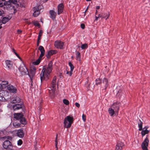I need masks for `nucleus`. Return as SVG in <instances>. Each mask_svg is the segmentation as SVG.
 Segmentation results:
<instances>
[{"label":"nucleus","mask_w":150,"mask_h":150,"mask_svg":"<svg viewBox=\"0 0 150 150\" xmlns=\"http://www.w3.org/2000/svg\"><path fill=\"white\" fill-rule=\"evenodd\" d=\"M52 61H50L47 66H44L40 74V79L41 81L43 80H48L50 76V74L52 69Z\"/></svg>","instance_id":"1"},{"label":"nucleus","mask_w":150,"mask_h":150,"mask_svg":"<svg viewBox=\"0 0 150 150\" xmlns=\"http://www.w3.org/2000/svg\"><path fill=\"white\" fill-rule=\"evenodd\" d=\"M73 121V118L69 116H67L64 120V126L67 128L70 127Z\"/></svg>","instance_id":"2"},{"label":"nucleus","mask_w":150,"mask_h":150,"mask_svg":"<svg viewBox=\"0 0 150 150\" xmlns=\"http://www.w3.org/2000/svg\"><path fill=\"white\" fill-rule=\"evenodd\" d=\"M2 146L4 149H9L8 150H13V146L9 140H6L4 141L3 143Z\"/></svg>","instance_id":"3"},{"label":"nucleus","mask_w":150,"mask_h":150,"mask_svg":"<svg viewBox=\"0 0 150 150\" xmlns=\"http://www.w3.org/2000/svg\"><path fill=\"white\" fill-rule=\"evenodd\" d=\"M147 137V136L141 145L142 148L143 150H148L147 147L149 143V140Z\"/></svg>","instance_id":"4"},{"label":"nucleus","mask_w":150,"mask_h":150,"mask_svg":"<svg viewBox=\"0 0 150 150\" xmlns=\"http://www.w3.org/2000/svg\"><path fill=\"white\" fill-rule=\"evenodd\" d=\"M57 77L56 76H54L52 80L51 83L50 88L52 93H54L55 91V90L56 82Z\"/></svg>","instance_id":"5"},{"label":"nucleus","mask_w":150,"mask_h":150,"mask_svg":"<svg viewBox=\"0 0 150 150\" xmlns=\"http://www.w3.org/2000/svg\"><path fill=\"white\" fill-rule=\"evenodd\" d=\"M19 71L22 75H25L28 74V71L26 67L24 65L21 66L19 68Z\"/></svg>","instance_id":"6"},{"label":"nucleus","mask_w":150,"mask_h":150,"mask_svg":"<svg viewBox=\"0 0 150 150\" xmlns=\"http://www.w3.org/2000/svg\"><path fill=\"white\" fill-rule=\"evenodd\" d=\"M54 45L55 47L60 49H62L64 48V43L59 40H57L55 42Z\"/></svg>","instance_id":"7"},{"label":"nucleus","mask_w":150,"mask_h":150,"mask_svg":"<svg viewBox=\"0 0 150 150\" xmlns=\"http://www.w3.org/2000/svg\"><path fill=\"white\" fill-rule=\"evenodd\" d=\"M34 12L33 15L35 17H36L39 14L40 12V6H35L33 8Z\"/></svg>","instance_id":"8"},{"label":"nucleus","mask_w":150,"mask_h":150,"mask_svg":"<svg viewBox=\"0 0 150 150\" xmlns=\"http://www.w3.org/2000/svg\"><path fill=\"white\" fill-rule=\"evenodd\" d=\"M120 106V103L117 102L114 103L111 105L110 107L112 108L116 112H118Z\"/></svg>","instance_id":"9"},{"label":"nucleus","mask_w":150,"mask_h":150,"mask_svg":"<svg viewBox=\"0 0 150 150\" xmlns=\"http://www.w3.org/2000/svg\"><path fill=\"white\" fill-rule=\"evenodd\" d=\"M7 89L10 92L13 93H16L17 91L16 87L11 85H8L7 87Z\"/></svg>","instance_id":"10"},{"label":"nucleus","mask_w":150,"mask_h":150,"mask_svg":"<svg viewBox=\"0 0 150 150\" xmlns=\"http://www.w3.org/2000/svg\"><path fill=\"white\" fill-rule=\"evenodd\" d=\"M124 145L123 142H118L116 146V150H121Z\"/></svg>","instance_id":"11"},{"label":"nucleus","mask_w":150,"mask_h":150,"mask_svg":"<svg viewBox=\"0 0 150 150\" xmlns=\"http://www.w3.org/2000/svg\"><path fill=\"white\" fill-rule=\"evenodd\" d=\"M64 6L62 4H60L57 6L58 14L59 15L63 11Z\"/></svg>","instance_id":"12"},{"label":"nucleus","mask_w":150,"mask_h":150,"mask_svg":"<svg viewBox=\"0 0 150 150\" xmlns=\"http://www.w3.org/2000/svg\"><path fill=\"white\" fill-rule=\"evenodd\" d=\"M17 136L18 137L22 138L24 136V133L23 130L22 129H20L18 130L16 133Z\"/></svg>","instance_id":"13"},{"label":"nucleus","mask_w":150,"mask_h":150,"mask_svg":"<svg viewBox=\"0 0 150 150\" xmlns=\"http://www.w3.org/2000/svg\"><path fill=\"white\" fill-rule=\"evenodd\" d=\"M35 69L34 70H30V73L28 74V75L30 77L31 82H33V77L34 76L35 74Z\"/></svg>","instance_id":"14"},{"label":"nucleus","mask_w":150,"mask_h":150,"mask_svg":"<svg viewBox=\"0 0 150 150\" xmlns=\"http://www.w3.org/2000/svg\"><path fill=\"white\" fill-rule=\"evenodd\" d=\"M38 50H39L40 52V58H42L45 54V51L44 47L42 46H40L39 47Z\"/></svg>","instance_id":"15"},{"label":"nucleus","mask_w":150,"mask_h":150,"mask_svg":"<svg viewBox=\"0 0 150 150\" xmlns=\"http://www.w3.org/2000/svg\"><path fill=\"white\" fill-rule=\"evenodd\" d=\"M5 63L8 69H12L13 64L12 62L11 61L7 60L5 61Z\"/></svg>","instance_id":"16"},{"label":"nucleus","mask_w":150,"mask_h":150,"mask_svg":"<svg viewBox=\"0 0 150 150\" xmlns=\"http://www.w3.org/2000/svg\"><path fill=\"white\" fill-rule=\"evenodd\" d=\"M56 53V51L54 50H51L49 51L46 55V56L47 58H49L53 54H55Z\"/></svg>","instance_id":"17"},{"label":"nucleus","mask_w":150,"mask_h":150,"mask_svg":"<svg viewBox=\"0 0 150 150\" xmlns=\"http://www.w3.org/2000/svg\"><path fill=\"white\" fill-rule=\"evenodd\" d=\"M50 14L51 16V17L53 20H54L57 14L53 10H51L50 11Z\"/></svg>","instance_id":"18"},{"label":"nucleus","mask_w":150,"mask_h":150,"mask_svg":"<svg viewBox=\"0 0 150 150\" xmlns=\"http://www.w3.org/2000/svg\"><path fill=\"white\" fill-rule=\"evenodd\" d=\"M23 116V115L22 114L20 113H15L14 114V118L16 119L17 120H18L21 119V118Z\"/></svg>","instance_id":"19"},{"label":"nucleus","mask_w":150,"mask_h":150,"mask_svg":"<svg viewBox=\"0 0 150 150\" xmlns=\"http://www.w3.org/2000/svg\"><path fill=\"white\" fill-rule=\"evenodd\" d=\"M3 89L6 88L7 87H8V82L6 81H2L1 83Z\"/></svg>","instance_id":"20"},{"label":"nucleus","mask_w":150,"mask_h":150,"mask_svg":"<svg viewBox=\"0 0 150 150\" xmlns=\"http://www.w3.org/2000/svg\"><path fill=\"white\" fill-rule=\"evenodd\" d=\"M13 108L14 110H17L21 108L22 105L20 104H16L13 106Z\"/></svg>","instance_id":"21"},{"label":"nucleus","mask_w":150,"mask_h":150,"mask_svg":"<svg viewBox=\"0 0 150 150\" xmlns=\"http://www.w3.org/2000/svg\"><path fill=\"white\" fill-rule=\"evenodd\" d=\"M108 112L111 116H112L115 114V112L114 110L112 108H110L108 110Z\"/></svg>","instance_id":"22"},{"label":"nucleus","mask_w":150,"mask_h":150,"mask_svg":"<svg viewBox=\"0 0 150 150\" xmlns=\"http://www.w3.org/2000/svg\"><path fill=\"white\" fill-rule=\"evenodd\" d=\"M101 15L102 16V19L104 18L107 20L110 16V13L109 12H107Z\"/></svg>","instance_id":"23"},{"label":"nucleus","mask_w":150,"mask_h":150,"mask_svg":"<svg viewBox=\"0 0 150 150\" xmlns=\"http://www.w3.org/2000/svg\"><path fill=\"white\" fill-rule=\"evenodd\" d=\"M70 67L71 70L69 73V75L71 76L72 74V71L74 69V65L72 64L71 63L69 62L68 63Z\"/></svg>","instance_id":"24"},{"label":"nucleus","mask_w":150,"mask_h":150,"mask_svg":"<svg viewBox=\"0 0 150 150\" xmlns=\"http://www.w3.org/2000/svg\"><path fill=\"white\" fill-rule=\"evenodd\" d=\"M20 101V99L18 97H16L13 98L12 100L13 103H18Z\"/></svg>","instance_id":"25"},{"label":"nucleus","mask_w":150,"mask_h":150,"mask_svg":"<svg viewBox=\"0 0 150 150\" xmlns=\"http://www.w3.org/2000/svg\"><path fill=\"white\" fill-rule=\"evenodd\" d=\"M138 127H139V131H141L143 129L142 128V122L140 120H139L138 122Z\"/></svg>","instance_id":"26"},{"label":"nucleus","mask_w":150,"mask_h":150,"mask_svg":"<svg viewBox=\"0 0 150 150\" xmlns=\"http://www.w3.org/2000/svg\"><path fill=\"white\" fill-rule=\"evenodd\" d=\"M103 83L105 85V89L107 88L108 85V79L106 78H104L103 80Z\"/></svg>","instance_id":"27"},{"label":"nucleus","mask_w":150,"mask_h":150,"mask_svg":"<svg viewBox=\"0 0 150 150\" xmlns=\"http://www.w3.org/2000/svg\"><path fill=\"white\" fill-rule=\"evenodd\" d=\"M141 134L142 137H144L145 134H148L149 132V130H142Z\"/></svg>","instance_id":"28"},{"label":"nucleus","mask_w":150,"mask_h":150,"mask_svg":"<svg viewBox=\"0 0 150 150\" xmlns=\"http://www.w3.org/2000/svg\"><path fill=\"white\" fill-rule=\"evenodd\" d=\"M76 59L79 61H81V56L80 53L78 51L76 52Z\"/></svg>","instance_id":"29"},{"label":"nucleus","mask_w":150,"mask_h":150,"mask_svg":"<svg viewBox=\"0 0 150 150\" xmlns=\"http://www.w3.org/2000/svg\"><path fill=\"white\" fill-rule=\"evenodd\" d=\"M18 121L19 122L20 121L21 124L23 125H25L26 123L24 117H23V116Z\"/></svg>","instance_id":"30"},{"label":"nucleus","mask_w":150,"mask_h":150,"mask_svg":"<svg viewBox=\"0 0 150 150\" xmlns=\"http://www.w3.org/2000/svg\"><path fill=\"white\" fill-rule=\"evenodd\" d=\"M9 20V19L7 17H4L2 20V22L3 24H5L6 22H8Z\"/></svg>","instance_id":"31"},{"label":"nucleus","mask_w":150,"mask_h":150,"mask_svg":"<svg viewBox=\"0 0 150 150\" xmlns=\"http://www.w3.org/2000/svg\"><path fill=\"white\" fill-rule=\"evenodd\" d=\"M41 58H40V57L38 59L33 62V64L37 65L40 62Z\"/></svg>","instance_id":"32"},{"label":"nucleus","mask_w":150,"mask_h":150,"mask_svg":"<svg viewBox=\"0 0 150 150\" xmlns=\"http://www.w3.org/2000/svg\"><path fill=\"white\" fill-rule=\"evenodd\" d=\"M13 125L15 128H18L20 126V124L19 123H18L17 122H13Z\"/></svg>","instance_id":"33"},{"label":"nucleus","mask_w":150,"mask_h":150,"mask_svg":"<svg viewBox=\"0 0 150 150\" xmlns=\"http://www.w3.org/2000/svg\"><path fill=\"white\" fill-rule=\"evenodd\" d=\"M88 45L87 44H84L81 45V47L82 49H84L87 48Z\"/></svg>","instance_id":"34"},{"label":"nucleus","mask_w":150,"mask_h":150,"mask_svg":"<svg viewBox=\"0 0 150 150\" xmlns=\"http://www.w3.org/2000/svg\"><path fill=\"white\" fill-rule=\"evenodd\" d=\"M42 30H40V31L39 33L38 38V41H39L40 40V37L42 35Z\"/></svg>","instance_id":"35"},{"label":"nucleus","mask_w":150,"mask_h":150,"mask_svg":"<svg viewBox=\"0 0 150 150\" xmlns=\"http://www.w3.org/2000/svg\"><path fill=\"white\" fill-rule=\"evenodd\" d=\"M4 4L5 6H9L11 5L10 2L9 1H5L4 2Z\"/></svg>","instance_id":"36"},{"label":"nucleus","mask_w":150,"mask_h":150,"mask_svg":"<svg viewBox=\"0 0 150 150\" xmlns=\"http://www.w3.org/2000/svg\"><path fill=\"white\" fill-rule=\"evenodd\" d=\"M100 83L101 81L100 79L98 78L96 80V83L97 85L100 84Z\"/></svg>","instance_id":"37"},{"label":"nucleus","mask_w":150,"mask_h":150,"mask_svg":"<svg viewBox=\"0 0 150 150\" xmlns=\"http://www.w3.org/2000/svg\"><path fill=\"white\" fill-rule=\"evenodd\" d=\"M102 18V16L100 14H99L98 16H95V21H97L98 19H99L100 18Z\"/></svg>","instance_id":"38"},{"label":"nucleus","mask_w":150,"mask_h":150,"mask_svg":"<svg viewBox=\"0 0 150 150\" xmlns=\"http://www.w3.org/2000/svg\"><path fill=\"white\" fill-rule=\"evenodd\" d=\"M33 24L35 26L38 27H40V24L38 22V21L34 22Z\"/></svg>","instance_id":"39"},{"label":"nucleus","mask_w":150,"mask_h":150,"mask_svg":"<svg viewBox=\"0 0 150 150\" xmlns=\"http://www.w3.org/2000/svg\"><path fill=\"white\" fill-rule=\"evenodd\" d=\"M63 102L66 105H68L69 104V101L66 99H64L63 100Z\"/></svg>","instance_id":"40"},{"label":"nucleus","mask_w":150,"mask_h":150,"mask_svg":"<svg viewBox=\"0 0 150 150\" xmlns=\"http://www.w3.org/2000/svg\"><path fill=\"white\" fill-rule=\"evenodd\" d=\"M12 51L13 52L14 54H16V55L20 59H21V58L19 57V56L16 53V52L15 51V50L13 49V48L12 49Z\"/></svg>","instance_id":"41"},{"label":"nucleus","mask_w":150,"mask_h":150,"mask_svg":"<svg viewBox=\"0 0 150 150\" xmlns=\"http://www.w3.org/2000/svg\"><path fill=\"white\" fill-rule=\"evenodd\" d=\"M5 99L2 96V94L0 93V101H4Z\"/></svg>","instance_id":"42"},{"label":"nucleus","mask_w":150,"mask_h":150,"mask_svg":"<svg viewBox=\"0 0 150 150\" xmlns=\"http://www.w3.org/2000/svg\"><path fill=\"white\" fill-rule=\"evenodd\" d=\"M22 141L21 139H19L18 141L17 142V144L18 145H21L22 144Z\"/></svg>","instance_id":"43"},{"label":"nucleus","mask_w":150,"mask_h":150,"mask_svg":"<svg viewBox=\"0 0 150 150\" xmlns=\"http://www.w3.org/2000/svg\"><path fill=\"white\" fill-rule=\"evenodd\" d=\"M82 118L83 121L85 122L86 120V116L84 114H83L82 116Z\"/></svg>","instance_id":"44"},{"label":"nucleus","mask_w":150,"mask_h":150,"mask_svg":"<svg viewBox=\"0 0 150 150\" xmlns=\"http://www.w3.org/2000/svg\"><path fill=\"white\" fill-rule=\"evenodd\" d=\"M57 134L56 135V138L55 140V146H57Z\"/></svg>","instance_id":"45"},{"label":"nucleus","mask_w":150,"mask_h":150,"mask_svg":"<svg viewBox=\"0 0 150 150\" xmlns=\"http://www.w3.org/2000/svg\"><path fill=\"white\" fill-rule=\"evenodd\" d=\"M11 2L14 4H16L17 2L16 0H12Z\"/></svg>","instance_id":"46"},{"label":"nucleus","mask_w":150,"mask_h":150,"mask_svg":"<svg viewBox=\"0 0 150 150\" xmlns=\"http://www.w3.org/2000/svg\"><path fill=\"white\" fill-rule=\"evenodd\" d=\"M81 28L82 29H83L84 28L85 26V25H84V24H81Z\"/></svg>","instance_id":"47"},{"label":"nucleus","mask_w":150,"mask_h":150,"mask_svg":"<svg viewBox=\"0 0 150 150\" xmlns=\"http://www.w3.org/2000/svg\"><path fill=\"white\" fill-rule=\"evenodd\" d=\"M75 105L78 108H79L80 107V105L78 103H75Z\"/></svg>","instance_id":"48"},{"label":"nucleus","mask_w":150,"mask_h":150,"mask_svg":"<svg viewBox=\"0 0 150 150\" xmlns=\"http://www.w3.org/2000/svg\"><path fill=\"white\" fill-rule=\"evenodd\" d=\"M1 83H0V92H2V90L3 89L2 86H1Z\"/></svg>","instance_id":"49"},{"label":"nucleus","mask_w":150,"mask_h":150,"mask_svg":"<svg viewBox=\"0 0 150 150\" xmlns=\"http://www.w3.org/2000/svg\"><path fill=\"white\" fill-rule=\"evenodd\" d=\"M149 128V127L148 126H145L143 128V129H145V130H147V129H148V128Z\"/></svg>","instance_id":"50"},{"label":"nucleus","mask_w":150,"mask_h":150,"mask_svg":"<svg viewBox=\"0 0 150 150\" xmlns=\"http://www.w3.org/2000/svg\"><path fill=\"white\" fill-rule=\"evenodd\" d=\"M17 32L18 33V34H19V33H21L22 31H21V30H18L17 31Z\"/></svg>","instance_id":"51"},{"label":"nucleus","mask_w":150,"mask_h":150,"mask_svg":"<svg viewBox=\"0 0 150 150\" xmlns=\"http://www.w3.org/2000/svg\"><path fill=\"white\" fill-rule=\"evenodd\" d=\"M3 4L2 3L0 2V6H3Z\"/></svg>","instance_id":"52"},{"label":"nucleus","mask_w":150,"mask_h":150,"mask_svg":"<svg viewBox=\"0 0 150 150\" xmlns=\"http://www.w3.org/2000/svg\"><path fill=\"white\" fill-rule=\"evenodd\" d=\"M96 8L97 9H99L100 8V6H96Z\"/></svg>","instance_id":"53"},{"label":"nucleus","mask_w":150,"mask_h":150,"mask_svg":"<svg viewBox=\"0 0 150 150\" xmlns=\"http://www.w3.org/2000/svg\"><path fill=\"white\" fill-rule=\"evenodd\" d=\"M55 148H56V150H58V148L57 147V145L55 146Z\"/></svg>","instance_id":"54"},{"label":"nucleus","mask_w":150,"mask_h":150,"mask_svg":"<svg viewBox=\"0 0 150 150\" xmlns=\"http://www.w3.org/2000/svg\"><path fill=\"white\" fill-rule=\"evenodd\" d=\"M2 23V21H1L0 20V25H1Z\"/></svg>","instance_id":"55"},{"label":"nucleus","mask_w":150,"mask_h":150,"mask_svg":"<svg viewBox=\"0 0 150 150\" xmlns=\"http://www.w3.org/2000/svg\"><path fill=\"white\" fill-rule=\"evenodd\" d=\"M88 10V7H87V8H86V9L85 11V13L86 12V11H87V10Z\"/></svg>","instance_id":"56"},{"label":"nucleus","mask_w":150,"mask_h":150,"mask_svg":"<svg viewBox=\"0 0 150 150\" xmlns=\"http://www.w3.org/2000/svg\"><path fill=\"white\" fill-rule=\"evenodd\" d=\"M2 14V13L1 12V11H0V16H1Z\"/></svg>","instance_id":"57"},{"label":"nucleus","mask_w":150,"mask_h":150,"mask_svg":"<svg viewBox=\"0 0 150 150\" xmlns=\"http://www.w3.org/2000/svg\"><path fill=\"white\" fill-rule=\"evenodd\" d=\"M70 72V71H67L66 73L67 74H69Z\"/></svg>","instance_id":"58"},{"label":"nucleus","mask_w":150,"mask_h":150,"mask_svg":"<svg viewBox=\"0 0 150 150\" xmlns=\"http://www.w3.org/2000/svg\"><path fill=\"white\" fill-rule=\"evenodd\" d=\"M97 12H98V11L97 10H96V13H95V14H96L97 13Z\"/></svg>","instance_id":"59"},{"label":"nucleus","mask_w":150,"mask_h":150,"mask_svg":"<svg viewBox=\"0 0 150 150\" xmlns=\"http://www.w3.org/2000/svg\"><path fill=\"white\" fill-rule=\"evenodd\" d=\"M39 41H38V43H37V45H39V43H38Z\"/></svg>","instance_id":"60"},{"label":"nucleus","mask_w":150,"mask_h":150,"mask_svg":"<svg viewBox=\"0 0 150 150\" xmlns=\"http://www.w3.org/2000/svg\"><path fill=\"white\" fill-rule=\"evenodd\" d=\"M1 25H0V29H1L2 28V27Z\"/></svg>","instance_id":"61"},{"label":"nucleus","mask_w":150,"mask_h":150,"mask_svg":"<svg viewBox=\"0 0 150 150\" xmlns=\"http://www.w3.org/2000/svg\"><path fill=\"white\" fill-rule=\"evenodd\" d=\"M87 1H90L91 0H86Z\"/></svg>","instance_id":"62"},{"label":"nucleus","mask_w":150,"mask_h":150,"mask_svg":"<svg viewBox=\"0 0 150 150\" xmlns=\"http://www.w3.org/2000/svg\"><path fill=\"white\" fill-rule=\"evenodd\" d=\"M2 112V111L1 110L0 111V112Z\"/></svg>","instance_id":"63"},{"label":"nucleus","mask_w":150,"mask_h":150,"mask_svg":"<svg viewBox=\"0 0 150 150\" xmlns=\"http://www.w3.org/2000/svg\"><path fill=\"white\" fill-rule=\"evenodd\" d=\"M4 138H5V137H3L2 138H3V139H4Z\"/></svg>","instance_id":"64"}]
</instances>
